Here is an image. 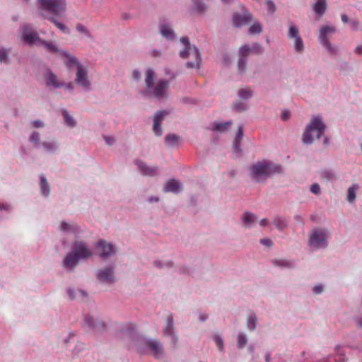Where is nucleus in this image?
Segmentation results:
<instances>
[{
  "instance_id": "1",
  "label": "nucleus",
  "mask_w": 362,
  "mask_h": 362,
  "mask_svg": "<svg viewBox=\"0 0 362 362\" xmlns=\"http://www.w3.org/2000/svg\"><path fill=\"white\" fill-rule=\"evenodd\" d=\"M156 77L155 71L148 68L145 72V90L146 95L155 98L156 99H162L168 96V90L170 83L166 79H160L155 83Z\"/></svg>"
},
{
  "instance_id": "2",
  "label": "nucleus",
  "mask_w": 362,
  "mask_h": 362,
  "mask_svg": "<svg viewBox=\"0 0 362 362\" xmlns=\"http://www.w3.org/2000/svg\"><path fill=\"white\" fill-rule=\"evenodd\" d=\"M93 252L90 246L83 240H77L74 243L72 251L67 253L64 259V267L72 269L76 267L79 260H86L91 257Z\"/></svg>"
},
{
  "instance_id": "3",
  "label": "nucleus",
  "mask_w": 362,
  "mask_h": 362,
  "mask_svg": "<svg viewBox=\"0 0 362 362\" xmlns=\"http://www.w3.org/2000/svg\"><path fill=\"white\" fill-rule=\"evenodd\" d=\"M281 172V165L267 160L258 161L250 167V175L257 182H264L273 174Z\"/></svg>"
},
{
  "instance_id": "4",
  "label": "nucleus",
  "mask_w": 362,
  "mask_h": 362,
  "mask_svg": "<svg viewBox=\"0 0 362 362\" xmlns=\"http://www.w3.org/2000/svg\"><path fill=\"white\" fill-rule=\"evenodd\" d=\"M325 128L326 126L320 116L313 117L303 134V141L307 144H312L315 139L324 134Z\"/></svg>"
},
{
  "instance_id": "5",
  "label": "nucleus",
  "mask_w": 362,
  "mask_h": 362,
  "mask_svg": "<svg viewBox=\"0 0 362 362\" xmlns=\"http://www.w3.org/2000/svg\"><path fill=\"white\" fill-rule=\"evenodd\" d=\"M185 48L180 52V56L185 59L191 57L192 59L187 63L188 68H199L202 62V58L199 50L194 46H191L189 39L186 37L180 39Z\"/></svg>"
},
{
  "instance_id": "6",
  "label": "nucleus",
  "mask_w": 362,
  "mask_h": 362,
  "mask_svg": "<svg viewBox=\"0 0 362 362\" xmlns=\"http://www.w3.org/2000/svg\"><path fill=\"white\" fill-rule=\"evenodd\" d=\"M38 2L42 10L57 16H62L66 10L65 0H38Z\"/></svg>"
},
{
  "instance_id": "7",
  "label": "nucleus",
  "mask_w": 362,
  "mask_h": 362,
  "mask_svg": "<svg viewBox=\"0 0 362 362\" xmlns=\"http://www.w3.org/2000/svg\"><path fill=\"white\" fill-rule=\"evenodd\" d=\"M144 347L148 348L155 358H159L163 354L162 344L157 340L153 339H139L136 344V351L139 354L144 353Z\"/></svg>"
},
{
  "instance_id": "8",
  "label": "nucleus",
  "mask_w": 362,
  "mask_h": 362,
  "mask_svg": "<svg viewBox=\"0 0 362 362\" xmlns=\"http://www.w3.org/2000/svg\"><path fill=\"white\" fill-rule=\"evenodd\" d=\"M336 32V28L334 26L324 25L320 29L319 40L320 43L325 47V49L331 54H336L337 47H333L329 41V35L333 34Z\"/></svg>"
},
{
  "instance_id": "9",
  "label": "nucleus",
  "mask_w": 362,
  "mask_h": 362,
  "mask_svg": "<svg viewBox=\"0 0 362 362\" xmlns=\"http://www.w3.org/2000/svg\"><path fill=\"white\" fill-rule=\"evenodd\" d=\"M327 235L326 232L320 229L313 230L310 236L309 245L315 249L327 246Z\"/></svg>"
},
{
  "instance_id": "10",
  "label": "nucleus",
  "mask_w": 362,
  "mask_h": 362,
  "mask_svg": "<svg viewBox=\"0 0 362 362\" xmlns=\"http://www.w3.org/2000/svg\"><path fill=\"white\" fill-rule=\"evenodd\" d=\"M22 30V38L23 41L28 45H33L36 42H40L41 39L39 35L35 33L31 26L28 24H24L21 27Z\"/></svg>"
},
{
  "instance_id": "11",
  "label": "nucleus",
  "mask_w": 362,
  "mask_h": 362,
  "mask_svg": "<svg viewBox=\"0 0 362 362\" xmlns=\"http://www.w3.org/2000/svg\"><path fill=\"white\" fill-rule=\"evenodd\" d=\"M252 54L250 46L245 45L241 46L238 50V71L239 74L245 73L247 66V57Z\"/></svg>"
},
{
  "instance_id": "12",
  "label": "nucleus",
  "mask_w": 362,
  "mask_h": 362,
  "mask_svg": "<svg viewBox=\"0 0 362 362\" xmlns=\"http://www.w3.org/2000/svg\"><path fill=\"white\" fill-rule=\"evenodd\" d=\"M252 19V15L247 10H244L242 13H233L232 23L233 26L239 28L247 25Z\"/></svg>"
},
{
  "instance_id": "13",
  "label": "nucleus",
  "mask_w": 362,
  "mask_h": 362,
  "mask_svg": "<svg viewBox=\"0 0 362 362\" xmlns=\"http://www.w3.org/2000/svg\"><path fill=\"white\" fill-rule=\"evenodd\" d=\"M76 83L86 89L90 87V81L88 76V70L83 64H78L76 74Z\"/></svg>"
},
{
  "instance_id": "14",
  "label": "nucleus",
  "mask_w": 362,
  "mask_h": 362,
  "mask_svg": "<svg viewBox=\"0 0 362 362\" xmlns=\"http://www.w3.org/2000/svg\"><path fill=\"white\" fill-rule=\"evenodd\" d=\"M288 37L289 38L294 39V48L296 52H303L304 51V44L301 37L299 35L298 29L294 26L291 25L289 28Z\"/></svg>"
},
{
  "instance_id": "15",
  "label": "nucleus",
  "mask_w": 362,
  "mask_h": 362,
  "mask_svg": "<svg viewBox=\"0 0 362 362\" xmlns=\"http://www.w3.org/2000/svg\"><path fill=\"white\" fill-rule=\"evenodd\" d=\"M97 278L100 282L112 284L115 282V271L112 267H107L99 269L97 273Z\"/></svg>"
},
{
  "instance_id": "16",
  "label": "nucleus",
  "mask_w": 362,
  "mask_h": 362,
  "mask_svg": "<svg viewBox=\"0 0 362 362\" xmlns=\"http://www.w3.org/2000/svg\"><path fill=\"white\" fill-rule=\"evenodd\" d=\"M83 325L95 333H100L105 329V324L104 322L96 321L90 315L85 317Z\"/></svg>"
},
{
  "instance_id": "17",
  "label": "nucleus",
  "mask_w": 362,
  "mask_h": 362,
  "mask_svg": "<svg viewBox=\"0 0 362 362\" xmlns=\"http://www.w3.org/2000/svg\"><path fill=\"white\" fill-rule=\"evenodd\" d=\"M97 249L99 256L104 258L111 256L115 252L114 246L105 240H100L98 242Z\"/></svg>"
},
{
  "instance_id": "18",
  "label": "nucleus",
  "mask_w": 362,
  "mask_h": 362,
  "mask_svg": "<svg viewBox=\"0 0 362 362\" xmlns=\"http://www.w3.org/2000/svg\"><path fill=\"white\" fill-rule=\"evenodd\" d=\"M243 137V127L240 125L235 132L234 140L233 141V154L235 158L240 157L241 156V148L240 144Z\"/></svg>"
},
{
  "instance_id": "19",
  "label": "nucleus",
  "mask_w": 362,
  "mask_h": 362,
  "mask_svg": "<svg viewBox=\"0 0 362 362\" xmlns=\"http://www.w3.org/2000/svg\"><path fill=\"white\" fill-rule=\"evenodd\" d=\"M168 114L166 110H160L156 112L153 118V131L156 136H161L163 134V129L160 127L164 117Z\"/></svg>"
},
{
  "instance_id": "20",
  "label": "nucleus",
  "mask_w": 362,
  "mask_h": 362,
  "mask_svg": "<svg viewBox=\"0 0 362 362\" xmlns=\"http://www.w3.org/2000/svg\"><path fill=\"white\" fill-rule=\"evenodd\" d=\"M164 335L171 339L173 345L177 344L178 339L174 333L173 319L171 315H169L167 318L166 325L164 328Z\"/></svg>"
},
{
  "instance_id": "21",
  "label": "nucleus",
  "mask_w": 362,
  "mask_h": 362,
  "mask_svg": "<svg viewBox=\"0 0 362 362\" xmlns=\"http://www.w3.org/2000/svg\"><path fill=\"white\" fill-rule=\"evenodd\" d=\"M141 173L145 176H154L157 174L158 168L155 166H148L141 160L136 162Z\"/></svg>"
},
{
  "instance_id": "22",
  "label": "nucleus",
  "mask_w": 362,
  "mask_h": 362,
  "mask_svg": "<svg viewBox=\"0 0 362 362\" xmlns=\"http://www.w3.org/2000/svg\"><path fill=\"white\" fill-rule=\"evenodd\" d=\"M45 78L47 86H52L54 88L63 86V83L59 81L57 75L49 70L47 71Z\"/></svg>"
},
{
  "instance_id": "23",
  "label": "nucleus",
  "mask_w": 362,
  "mask_h": 362,
  "mask_svg": "<svg viewBox=\"0 0 362 362\" xmlns=\"http://www.w3.org/2000/svg\"><path fill=\"white\" fill-rule=\"evenodd\" d=\"M180 183L172 179L168 180L163 186V191L165 192L177 193L180 190Z\"/></svg>"
},
{
  "instance_id": "24",
  "label": "nucleus",
  "mask_w": 362,
  "mask_h": 362,
  "mask_svg": "<svg viewBox=\"0 0 362 362\" xmlns=\"http://www.w3.org/2000/svg\"><path fill=\"white\" fill-rule=\"evenodd\" d=\"M60 230L68 233L77 234L80 232V228L78 225L75 223H68L62 221L60 225Z\"/></svg>"
},
{
  "instance_id": "25",
  "label": "nucleus",
  "mask_w": 362,
  "mask_h": 362,
  "mask_svg": "<svg viewBox=\"0 0 362 362\" xmlns=\"http://www.w3.org/2000/svg\"><path fill=\"white\" fill-rule=\"evenodd\" d=\"M252 24L248 28V34L250 35H259L263 30L262 25L257 20L252 19Z\"/></svg>"
},
{
  "instance_id": "26",
  "label": "nucleus",
  "mask_w": 362,
  "mask_h": 362,
  "mask_svg": "<svg viewBox=\"0 0 362 362\" xmlns=\"http://www.w3.org/2000/svg\"><path fill=\"white\" fill-rule=\"evenodd\" d=\"M327 9L326 0H317L316 3L313 5V10L317 15L322 16Z\"/></svg>"
},
{
  "instance_id": "27",
  "label": "nucleus",
  "mask_w": 362,
  "mask_h": 362,
  "mask_svg": "<svg viewBox=\"0 0 362 362\" xmlns=\"http://www.w3.org/2000/svg\"><path fill=\"white\" fill-rule=\"evenodd\" d=\"M161 35L168 40H173L175 37L173 30L166 24H163L160 27Z\"/></svg>"
},
{
  "instance_id": "28",
  "label": "nucleus",
  "mask_w": 362,
  "mask_h": 362,
  "mask_svg": "<svg viewBox=\"0 0 362 362\" xmlns=\"http://www.w3.org/2000/svg\"><path fill=\"white\" fill-rule=\"evenodd\" d=\"M40 187L41 194L45 197H47L49 194V185L44 176L40 177Z\"/></svg>"
},
{
  "instance_id": "29",
  "label": "nucleus",
  "mask_w": 362,
  "mask_h": 362,
  "mask_svg": "<svg viewBox=\"0 0 362 362\" xmlns=\"http://www.w3.org/2000/svg\"><path fill=\"white\" fill-rule=\"evenodd\" d=\"M40 44L41 45H42L43 47H45L47 49V50L49 52H52V53L60 52L61 53V52H62V51H59L57 49V47L52 42L41 40L40 42Z\"/></svg>"
},
{
  "instance_id": "30",
  "label": "nucleus",
  "mask_w": 362,
  "mask_h": 362,
  "mask_svg": "<svg viewBox=\"0 0 362 362\" xmlns=\"http://www.w3.org/2000/svg\"><path fill=\"white\" fill-rule=\"evenodd\" d=\"M359 188L358 184H354L348 189L346 199L349 202H352L356 199V192Z\"/></svg>"
},
{
  "instance_id": "31",
  "label": "nucleus",
  "mask_w": 362,
  "mask_h": 362,
  "mask_svg": "<svg viewBox=\"0 0 362 362\" xmlns=\"http://www.w3.org/2000/svg\"><path fill=\"white\" fill-rule=\"evenodd\" d=\"M252 93L253 90L249 87L241 88L238 91L239 97L243 100H247L250 98L252 96Z\"/></svg>"
},
{
  "instance_id": "32",
  "label": "nucleus",
  "mask_w": 362,
  "mask_h": 362,
  "mask_svg": "<svg viewBox=\"0 0 362 362\" xmlns=\"http://www.w3.org/2000/svg\"><path fill=\"white\" fill-rule=\"evenodd\" d=\"M243 220L244 225L249 227L256 221V217L254 214L246 212L243 215Z\"/></svg>"
},
{
  "instance_id": "33",
  "label": "nucleus",
  "mask_w": 362,
  "mask_h": 362,
  "mask_svg": "<svg viewBox=\"0 0 362 362\" xmlns=\"http://www.w3.org/2000/svg\"><path fill=\"white\" fill-rule=\"evenodd\" d=\"M193 9L198 13H202L206 9V6L202 2V0H192Z\"/></svg>"
},
{
  "instance_id": "34",
  "label": "nucleus",
  "mask_w": 362,
  "mask_h": 362,
  "mask_svg": "<svg viewBox=\"0 0 362 362\" xmlns=\"http://www.w3.org/2000/svg\"><path fill=\"white\" fill-rule=\"evenodd\" d=\"M62 116L64 119V121L66 122V124L71 127H74L76 126V121L74 120V119L69 114L68 111L66 110H63L62 111Z\"/></svg>"
},
{
  "instance_id": "35",
  "label": "nucleus",
  "mask_w": 362,
  "mask_h": 362,
  "mask_svg": "<svg viewBox=\"0 0 362 362\" xmlns=\"http://www.w3.org/2000/svg\"><path fill=\"white\" fill-rule=\"evenodd\" d=\"M257 317L255 313H251L247 317V325L250 330H254L256 328Z\"/></svg>"
},
{
  "instance_id": "36",
  "label": "nucleus",
  "mask_w": 362,
  "mask_h": 362,
  "mask_svg": "<svg viewBox=\"0 0 362 362\" xmlns=\"http://www.w3.org/2000/svg\"><path fill=\"white\" fill-rule=\"evenodd\" d=\"M48 20L50 22H52V23H54L55 25V26L58 29L62 30L63 33H69V30L66 27V25H64L63 23H60V22L57 21L54 16H51V17L48 18Z\"/></svg>"
},
{
  "instance_id": "37",
  "label": "nucleus",
  "mask_w": 362,
  "mask_h": 362,
  "mask_svg": "<svg viewBox=\"0 0 362 362\" xmlns=\"http://www.w3.org/2000/svg\"><path fill=\"white\" fill-rule=\"evenodd\" d=\"M273 223L279 230H284L287 226L286 221L280 217L274 218L273 220Z\"/></svg>"
},
{
  "instance_id": "38",
  "label": "nucleus",
  "mask_w": 362,
  "mask_h": 362,
  "mask_svg": "<svg viewBox=\"0 0 362 362\" xmlns=\"http://www.w3.org/2000/svg\"><path fill=\"white\" fill-rule=\"evenodd\" d=\"M61 54L62 56L65 57L71 64L76 65L77 66V68L78 67V64H81L78 61V59L76 57L69 54L68 52H66L65 51H62Z\"/></svg>"
},
{
  "instance_id": "39",
  "label": "nucleus",
  "mask_w": 362,
  "mask_h": 362,
  "mask_svg": "<svg viewBox=\"0 0 362 362\" xmlns=\"http://www.w3.org/2000/svg\"><path fill=\"white\" fill-rule=\"evenodd\" d=\"M165 140L166 145L174 146L178 141L179 137L175 134H168Z\"/></svg>"
},
{
  "instance_id": "40",
  "label": "nucleus",
  "mask_w": 362,
  "mask_h": 362,
  "mask_svg": "<svg viewBox=\"0 0 362 362\" xmlns=\"http://www.w3.org/2000/svg\"><path fill=\"white\" fill-rule=\"evenodd\" d=\"M40 145L45 149V151L50 153L54 152L57 148L55 144L51 141H44L42 142Z\"/></svg>"
},
{
  "instance_id": "41",
  "label": "nucleus",
  "mask_w": 362,
  "mask_h": 362,
  "mask_svg": "<svg viewBox=\"0 0 362 362\" xmlns=\"http://www.w3.org/2000/svg\"><path fill=\"white\" fill-rule=\"evenodd\" d=\"M250 49L252 54H260L263 52V48L262 45L259 43H253L251 46H250Z\"/></svg>"
},
{
  "instance_id": "42",
  "label": "nucleus",
  "mask_w": 362,
  "mask_h": 362,
  "mask_svg": "<svg viewBox=\"0 0 362 362\" xmlns=\"http://www.w3.org/2000/svg\"><path fill=\"white\" fill-rule=\"evenodd\" d=\"M76 29L78 33H81L88 37L91 38L92 35L89 30L81 23H78L76 26Z\"/></svg>"
},
{
  "instance_id": "43",
  "label": "nucleus",
  "mask_w": 362,
  "mask_h": 362,
  "mask_svg": "<svg viewBox=\"0 0 362 362\" xmlns=\"http://www.w3.org/2000/svg\"><path fill=\"white\" fill-rule=\"evenodd\" d=\"M8 50L5 48L0 49V62L8 64Z\"/></svg>"
},
{
  "instance_id": "44",
  "label": "nucleus",
  "mask_w": 362,
  "mask_h": 362,
  "mask_svg": "<svg viewBox=\"0 0 362 362\" xmlns=\"http://www.w3.org/2000/svg\"><path fill=\"white\" fill-rule=\"evenodd\" d=\"M274 264L283 267H291L293 266V263L291 262L286 259H276L274 261Z\"/></svg>"
},
{
  "instance_id": "45",
  "label": "nucleus",
  "mask_w": 362,
  "mask_h": 362,
  "mask_svg": "<svg viewBox=\"0 0 362 362\" xmlns=\"http://www.w3.org/2000/svg\"><path fill=\"white\" fill-rule=\"evenodd\" d=\"M233 108L238 112H243L247 110V105L243 102L237 101L233 104Z\"/></svg>"
},
{
  "instance_id": "46",
  "label": "nucleus",
  "mask_w": 362,
  "mask_h": 362,
  "mask_svg": "<svg viewBox=\"0 0 362 362\" xmlns=\"http://www.w3.org/2000/svg\"><path fill=\"white\" fill-rule=\"evenodd\" d=\"M247 343V337L245 334H240L238 336V346L243 348Z\"/></svg>"
},
{
  "instance_id": "47",
  "label": "nucleus",
  "mask_w": 362,
  "mask_h": 362,
  "mask_svg": "<svg viewBox=\"0 0 362 362\" xmlns=\"http://www.w3.org/2000/svg\"><path fill=\"white\" fill-rule=\"evenodd\" d=\"M214 340L219 351H223L224 348V344L223 339L218 335L214 336Z\"/></svg>"
},
{
  "instance_id": "48",
  "label": "nucleus",
  "mask_w": 362,
  "mask_h": 362,
  "mask_svg": "<svg viewBox=\"0 0 362 362\" xmlns=\"http://www.w3.org/2000/svg\"><path fill=\"white\" fill-rule=\"evenodd\" d=\"M266 6L269 13H274L276 11V6L272 0H266Z\"/></svg>"
},
{
  "instance_id": "49",
  "label": "nucleus",
  "mask_w": 362,
  "mask_h": 362,
  "mask_svg": "<svg viewBox=\"0 0 362 362\" xmlns=\"http://www.w3.org/2000/svg\"><path fill=\"white\" fill-rule=\"evenodd\" d=\"M40 141V134L37 132H33L30 136V141L33 144H38Z\"/></svg>"
},
{
  "instance_id": "50",
  "label": "nucleus",
  "mask_w": 362,
  "mask_h": 362,
  "mask_svg": "<svg viewBox=\"0 0 362 362\" xmlns=\"http://www.w3.org/2000/svg\"><path fill=\"white\" fill-rule=\"evenodd\" d=\"M214 130L223 132L226 130V122L216 124L214 126Z\"/></svg>"
},
{
  "instance_id": "51",
  "label": "nucleus",
  "mask_w": 362,
  "mask_h": 362,
  "mask_svg": "<svg viewBox=\"0 0 362 362\" xmlns=\"http://www.w3.org/2000/svg\"><path fill=\"white\" fill-rule=\"evenodd\" d=\"M310 191L315 194H319L320 193V187L318 184L314 183L310 186Z\"/></svg>"
},
{
  "instance_id": "52",
  "label": "nucleus",
  "mask_w": 362,
  "mask_h": 362,
  "mask_svg": "<svg viewBox=\"0 0 362 362\" xmlns=\"http://www.w3.org/2000/svg\"><path fill=\"white\" fill-rule=\"evenodd\" d=\"M260 243L267 247H272L273 245V243L271 239L269 238H264L261 239Z\"/></svg>"
},
{
  "instance_id": "53",
  "label": "nucleus",
  "mask_w": 362,
  "mask_h": 362,
  "mask_svg": "<svg viewBox=\"0 0 362 362\" xmlns=\"http://www.w3.org/2000/svg\"><path fill=\"white\" fill-rule=\"evenodd\" d=\"M291 116V112L288 110L283 111L281 115V117L282 120L286 121L289 119Z\"/></svg>"
},
{
  "instance_id": "54",
  "label": "nucleus",
  "mask_w": 362,
  "mask_h": 362,
  "mask_svg": "<svg viewBox=\"0 0 362 362\" xmlns=\"http://www.w3.org/2000/svg\"><path fill=\"white\" fill-rule=\"evenodd\" d=\"M313 292L315 294H320L323 291V288L322 285H316L313 288Z\"/></svg>"
},
{
  "instance_id": "55",
  "label": "nucleus",
  "mask_w": 362,
  "mask_h": 362,
  "mask_svg": "<svg viewBox=\"0 0 362 362\" xmlns=\"http://www.w3.org/2000/svg\"><path fill=\"white\" fill-rule=\"evenodd\" d=\"M154 265L156 267H158V268H163L165 266H171V263L170 262H168V263H163L162 262L160 261H155L154 262Z\"/></svg>"
},
{
  "instance_id": "56",
  "label": "nucleus",
  "mask_w": 362,
  "mask_h": 362,
  "mask_svg": "<svg viewBox=\"0 0 362 362\" xmlns=\"http://www.w3.org/2000/svg\"><path fill=\"white\" fill-rule=\"evenodd\" d=\"M351 29L354 30H358V28H359V22H358V21H357V20L351 21Z\"/></svg>"
},
{
  "instance_id": "57",
  "label": "nucleus",
  "mask_w": 362,
  "mask_h": 362,
  "mask_svg": "<svg viewBox=\"0 0 362 362\" xmlns=\"http://www.w3.org/2000/svg\"><path fill=\"white\" fill-rule=\"evenodd\" d=\"M104 139L105 140L106 144L108 145H112L115 142V139L112 136H104Z\"/></svg>"
},
{
  "instance_id": "58",
  "label": "nucleus",
  "mask_w": 362,
  "mask_h": 362,
  "mask_svg": "<svg viewBox=\"0 0 362 362\" xmlns=\"http://www.w3.org/2000/svg\"><path fill=\"white\" fill-rule=\"evenodd\" d=\"M33 125L35 128L43 127L45 126V123L41 120L37 119L33 121Z\"/></svg>"
},
{
  "instance_id": "59",
  "label": "nucleus",
  "mask_w": 362,
  "mask_h": 362,
  "mask_svg": "<svg viewBox=\"0 0 362 362\" xmlns=\"http://www.w3.org/2000/svg\"><path fill=\"white\" fill-rule=\"evenodd\" d=\"M132 77L135 80L138 81L141 79V74L138 71H134L132 73Z\"/></svg>"
},
{
  "instance_id": "60",
  "label": "nucleus",
  "mask_w": 362,
  "mask_h": 362,
  "mask_svg": "<svg viewBox=\"0 0 362 362\" xmlns=\"http://www.w3.org/2000/svg\"><path fill=\"white\" fill-rule=\"evenodd\" d=\"M67 293L71 299L75 298L74 291L72 289L69 288L67 290Z\"/></svg>"
},
{
  "instance_id": "61",
  "label": "nucleus",
  "mask_w": 362,
  "mask_h": 362,
  "mask_svg": "<svg viewBox=\"0 0 362 362\" xmlns=\"http://www.w3.org/2000/svg\"><path fill=\"white\" fill-rule=\"evenodd\" d=\"M341 18L343 23H346L349 22V18L346 14H342Z\"/></svg>"
},
{
  "instance_id": "62",
  "label": "nucleus",
  "mask_w": 362,
  "mask_h": 362,
  "mask_svg": "<svg viewBox=\"0 0 362 362\" xmlns=\"http://www.w3.org/2000/svg\"><path fill=\"white\" fill-rule=\"evenodd\" d=\"M355 53L357 54H362V46L359 45V46H357L356 48H355V50H354Z\"/></svg>"
},
{
  "instance_id": "63",
  "label": "nucleus",
  "mask_w": 362,
  "mask_h": 362,
  "mask_svg": "<svg viewBox=\"0 0 362 362\" xmlns=\"http://www.w3.org/2000/svg\"><path fill=\"white\" fill-rule=\"evenodd\" d=\"M356 322L359 327H362V316L356 318Z\"/></svg>"
},
{
  "instance_id": "64",
  "label": "nucleus",
  "mask_w": 362,
  "mask_h": 362,
  "mask_svg": "<svg viewBox=\"0 0 362 362\" xmlns=\"http://www.w3.org/2000/svg\"><path fill=\"white\" fill-rule=\"evenodd\" d=\"M271 360H272L271 354H267L265 355V361L266 362H271Z\"/></svg>"
}]
</instances>
